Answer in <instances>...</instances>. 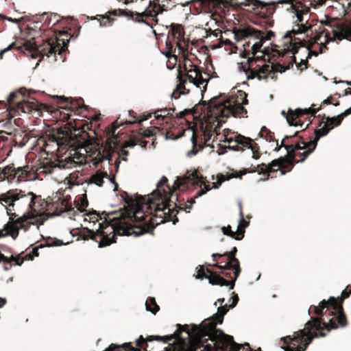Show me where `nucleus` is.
<instances>
[{
  "label": "nucleus",
  "mask_w": 351,
  "mask_h": 351,
  "mask_svg": "<svg viewBox=\"0 0 351 351\" xmlns=\"http://www.w3.org/2000/svg\"><path fill=\"white\" fill-rule=\"evenodd\" d=\"M108 178L111 182L114 184V190H117L118 184L114 181V178H110L106 171L101 170H97L95 173L91 176L90 178V182L94 183L99 186H102L104 184V178Z\"/></svg>",
  "instance_id": "31"
},
{
  "label": "nucleus",
  "mask_w": 351,
  "mask_h": 351,
  "mask_svg": "<svg viewBox=\"0 0 351 351\" xmlns=\"http://www.w3.org/2000/svg\"><path fill=\"white\" fill-rule=\"evenodd\" d=\"M100 234H97L96 231H93L87 228H83L80 231V236L84 240L92 239L98 243V236Z\"/></svg>",
  "instance_id": "38"
},
{
  "label": "nucleus",
  "mask_w": 351,
  "mask_h": 351,
  "mask_svg": "<svg viewBox=\"0 0 351 351\" xmlns=\"http://www.w3.org/2000/svg\"><path fill=\"white\" fill-rule=\"evenodd\" d=\"M228 143V147L234 151L243 150L244 148H248L252 140L249 137H245L241 134H235L234 138L226 137Z\"/></svg>",
  "instance_id": "28"
},
{
  "label": "nucleus",
  "mask_w": 351,
  "mask_h": 351,
  "mask_svg": "<svg viewBox=\"0 0 351 351\" xmlns=\"http://www.w3.org/2000/svg\"><path fill=\"white\" fill-rule=\"evenodd\" d=\"M185 132V130H182L181 132H179L178 134H174V133L171 132H166V136H167V138H171V139H173V140H175V139H178L180 137H182L184 134Z\"/></svg>",
  "instance_id": "58"
},
{
  "label": "nucleus",
  "mask_w": 351,
  "mask_h": 351,
  "mask_svg": "<svg viewBox=\"0 0 351 351\" xmlns=\"http://www.w3.org/2000/svg\"><path fill=\"white\" fill-rule=\"evenodd\" d=\"M89 219V221H92L93 223H95L96 221H98L99 219H101V216H100L99 213L97 212L96 210H92L89 211L86 214Z\"/></svg>",
  "instance_id": "51"
},
{
  "label": "nucleus",
  "mask_w": 351,
  "mask_h": 351,
  "mask_svg": "<svg viewBox=\"0 0 351 351\" xmlns=\"http://www.w3.org/2000/svg\"><path fill=\"white\" fill-rule=\"evenodd\" d=\"M343 29L345 34V39L351 40V27L343 25Z\"/></svg>",
  "instance_id": "60"
},
{
  "label": "nucleus",
  "mask_w": 351,
  "mask_h": 351,
  "mask_svg": "<svg viewBox=\"0 0 351 351\" xmlns=\"http://www.w3.org/2000/svg\"><path fill=\"white\" fill-rule=\"evenodd\" d=\"M11 207L13 208L14 206H10L9 205L6 206L7 213L10 216V221L6 224L5 228L8 234L13 239H16L19 235V230L21 228L27 230L30 226V223L27 222V220L35 218L40 210L35 205V210L31 209V213L24 214L22 217L15 219L17 215L16 213H12Z\"/></svg>",
  "instance_id": "18"
},
{
  "label": "nucleus",
  "mask_w": 351,
  "mask_h": 351,
  "mask_svg": "<svg viewBox=\"0 0 351 351\" xmlns=\"http://www.w3.org/2000/svg\"><path fill=\"white\" fill-rule=\"evenodd\" d=\"M168 179L162 176L157 184V188L154 190L147 200L142 195H137L136 199L130 197L126 192H124L125 202L133 207L132 213L128 215V219L131 221L143 222L135 226H148L149 232L156 226L167 221H172L176 224L178 218L175 215L173 216L169 208V202L171 195V190L166 184ZM134 226L133 224H132Z\"/></svg>",
  "instance_id": "3"
},
{
  "label": "nucleus",
  "mask_w": 351,
  "mask_h": 351,
  "mask_svg": "<svg viewBox=\"0 0 351 351\" xmlns=\"http://www.w3.org/2000/svg\"><path fill=\"white\" fill-rule=\"evenodd\" d=\"M308 58H306L305 59L300 58V62H297L296 57L295 56V55L292 56V62L296 64L297 68L298 69H300V71H303L304 69H306L308 68Z\"/></svg>",
  "instance_id": "47"
},
{
  "label": "nucleus",
  "mask_w": 351,
  "mask_h": 351,
  "mask_svg": "<svg viewBox=\"0 0 351 351\" xmlns=\"http://www.w3.org/2000/svg\"><path fill=\"white\" fill-rule=\"evenodd\" d=\"M310 27L302 25L298 29H293L287 32L282 38V56L291 53L292 55H295L299 53L301 48L303 49L304 53H307L306 58H311V56H317L320 53H324L328 50V47L325 44L324 40H322V34H316L312 41L306 42L304 39L299 38H294L293 36L298 34L306 33L308 32Z\"/></svg>",
  "instance_id": "6"
},
{
  "label": "nucleus",
  "mask_w": 351,
  "mask_h": 351,
  "mask_svg": "<svg viewBox=\"0 0 351 351\" xmlns=\"http://www.w3.org/2000/svg\"><path fill=\"white\" fill-rule=\"evenodd\" d=\"M42 16L45 24H47V25L52 24V26L58 23L60 19L59 15L53 13H44Z\"/></svg>",
  "instance_id": "40"
},
{
  "label": "nucleus",
  "mask_w": 351,
  "mask_h": 351,
  "mask_svg": "<svg viewBox=\"0 0 351 351\" xmlns=\"http://www.w3.org/2000/svg\"><path fill=\"white\" fill-rule=\"evenodd\" d=\"M298 132H295L293 135L285 136L280 146H278L276 141L277 147L275 150L278 151L283 147L287 151V154L274 160L273 166H282L283 169L291 171L295 163L304 161L300 160L303 158V153L312 148V145H310V141H304L301 136H298Z\"/></svg>",
  "instance_id": "7"
},
{
  "label": "nucleus",
  "mask_w": 351,
  "mask_h": 351,
  "mask_svg": "<svg viewBox=\"0 0 351 351\" xmlns=\"http://www.w3.org/2000/svg\"><path fill=\"white\" fill-rule=\"evenodd\" d=\"M160 128L159 127H153L152 128L147 129H140L139 134L141 136H134V138L130 139L128 141H125L124 143V147H132L136 145H141L142 147L145 148L148 142L143 138H149L153 136H156L157 133L160 132Z\"/></svg>",
  "instance_id": "26"
},
{
  "label": "nucleus",
  "mask_w": 351,
  "mask_h": 351,
  "mask_svg": "<svg viewBox=\"0 0 351 351\" xmlns=\"http://www.w3.org/2000/svg\"><path fill=\"white\" fill-rule=\"evenodd\" d=\"M295 11H296V16H297V19H298V21L301 23V24L300 25H298V27L297 29H298L299 27H301L302 25H305V24L302 23L303 21H304V16H303V15H304V13L307 14L308 10L306 9L305 11L296 10ZM306 26H307V25H306Z\"/></svg>",
  "instance_id": "55"
},
{
  "label": "nucleus",
  "mask_w": 351,
  "mask_h": 351,
  "mask_svg": "<svg viewBox=\"0 0 351 351\" xmlns=\"http://www.w3.org/2000/svg\"><path fill=\"white\" fill-rule=\"evenodd\" d=\"M208 266L221 269L220 274L230 280H226L217 273L211 276L210 283L213 285L227 286L230 289H233L235 282L241 272L239 261L236 262L233 259H230L228 256H224L222 258H217V261L213 264H208Z\"/></svg>",
  "instance_id": "11"
},
{
  "label": "nucleus",
  "mask_w": 351,
  "mask_h": 351,
  "mask_svg": "<svg viewBox=\"0 0 351 351\" xmlns=\"http://www.w3.org/2000/svg\"><path fill=\"white\" fill-rule=\"evenodd\" d=\"M253 61H254V59H247V63L245 64H241V65L240 66V70L245 72V73L247 75V79H248L249 74H251L252 72L254 71V70H252V69H254V68L252 67V66H253Z\"/></svg>",
  "instance_id": "44"
},
{
  "label": "nucleus",
  "mask_w": 351,
  "mask_h": 351,
  "mask_svg": "<svg viewBox=\"0 0 351 351\" xmlns=\"http://www.w3.org/2000/svg\"><path fill=\"white\" fill-rule=\"evenodd\" d=\"M62 244H63V242L60 240L52 239L49 238L46 241L45 245L49 246V247H52V246H60V245H62Z\"/></svg>",
  "instance_id": "56"
},
{
  "label": "nucleus",
  "mask_w": 351,
  "mask_h": 351,
  "mask_svg": "<svg viewBox=\"0 0 351 351\" xmlns=\"http://www.w3.org/2000/svg\"><path fill=\"white\" fill-rule=\"evenodd\" d=\"M250 5L254 6L253 9L256 11L257 14L259 15L260 25L265 27H271L274 25V21L271 19V16L276 10V5L274 2L264 3L259 0L250 1Z\"/></svg>",
  "instance_id": "21"
},
{
  "label": "nucleus",
  "mask_w": 351,
  "mask_h": 351,
  "mask_svg": "<svg viewBox=\"0 0 351 351\" xmlns=\"http://www.w3.org/2000/svg\"><path fill=\"white\" fill-rule=\"evenodd\" d=\"M270 65L271 66L272 68V75H271V78L274 80L277 79L276 73H282L285 72L286 70L289 69V66H285L280 63L272 64Z\"/></svg>",
  "instance_id": "42"
},
{
  "label": "nucleus",
  "mask_w": 351,
  "mask_h": 351,
  "mask_svg": "<svg viewBox=\"0 0 351 351\" xmlns=\"http://www.w3.org/2000/svg\"><path fill=\"white\" fill-rule=\"evenodd\" d=\"M176 79L178 84L171 95L172 97L175 99L179 98L182 94L184 95L190 93V88L187 87L188 84H192L200 88L203 93L206 90L208 82V80L202 77L199 66L189 68L187 62L183 64L182 67L179 66Z\"/></svg>",
  "instance_id": "10"
},
{
  "label": "nucleus",
  "mask_w": 351,
  "mask_h": 351,
  "mask_svg": "<svg viewBox=\"0 0 351 351\" xmlns=\"http://www.w3.org/2000/svg\"><path fill=\"white\" fill-rule=\"evenodd\" d=\"M165 4L160 5L159 0L150 1L148 7L143 12L139 13L131 11L132 14H126L125 16L136 23H145L153 27L158 23L157 16L165 10Z\"/></svg>",
  "instance_id": "16"
},
{
  "label": "nucleus",
  "mask_w": 351,
  "mask_h": 351,
  "mask_svg": "<svg viewBox=\"0 0 351 351\" xmlns=\"http://www.w3.org/2000/svg\"><path fill=\"white\" fill-rule=\"evenodd\" d=\"M248 148L251 149V150L252 151V158H253L258 159L260 158L261 153L258 151L259 147L256 143H253V141L251 142Z\"/></svg>",
  "instance_id": "50"
},
{
  "label": "nucleus",
  "mask_w": 351,
  "mask_h": 351,
  "mask_svg": "<svg viewBox=\"0 0 351 351\" xmlns=\"http://www.w3.org/2000/svg\"><path fill=\"white\" fill-rule=\"evenodd\" d=\"M16 178V168L13 166H6L0 171V182L5 179L14 180ZM29 197L28 200V207L29 209L35 210L36 199L38 197L32 192L27 194L22 191H9L5 193L0 194V203L2 205H9L14 206V202L22 198Z\"/></svg>",
  "instance_id": "13"
},
{
  "label": "nucleus",
  "mask_w": 351,
  "mask_h": 351,
  "mask_svg": "<svg viewBox=\"0 0 351 351\" xmlns=\"http://www.w3.org/2000/svg\"><path fill=\"white\" fill-rule=\"evenodd\" d=\"M217 98L211 99L208 102L202 100L199 104L207 106L210 112H214L220 117L228 118L232 116L235 118L247 117V110L239 103L232 101V99H228L223 102L216 104Z\"/></svg>",
  "instance_id": "14"
},
{
  "label": "nucleus",
  "mask_w": 351,
  "mask_h": 351,
  "mask_svg": "<svg viewBox=\"0 0 351 351\" xmlns=\"http://www.w3.org/2000/svg\"><path fill=\"white\" fill-rule=\"evenodd\" d=\"M197 271L196 278L199 279L206 278L210 282V276L217 274V272L213 271L209 268H204L202 265H199Z\"/></svg>",
  "instance_id": "37"
},
{
  "label": "nucleus",
  "mask_w": 351,
  "mask_h": 351,
  "mask_svg": "<svg viewBox=\"0 0 351 351\" xmlns=\"http://www.w3.org/2000/svg\"><path fill=\"white\" fill-rule=\"evenodd\" d=\"M61 99L63 100L64 106L62 108L65 109H69L71 111H76L81 108L80 101L82 100L80 99V100H73L71 98H66L64 97H61Z\"/></svg>",
  "instance_id": "34"
},
{
  "label": "nucleus",
  "mask_w": 351,
  "mask_h": 351,
  "mask_svg": "<svg viewBox=\"0 0 351 351\" xmlns=\"http://www.w3.org/2000/svg\"><path fill=\"white\" fill-rule=\"evenodd\" d=\"M88 136L85 125L80 121L68 120L64 128L57 130L56 133L49 134L45 140V149L47 152H54L59 155L64 154V158L57 162L49 160L47 158L38 160L34 166L35 173H50L54 168L72 169L84 165L86 162V156L80 154L74 148L75 144L83 143Z\"/></svg>",
  "instance_id": "2"
},
{
  "label": "nucleus",
  "mask_w": 351,
  "mask_h": 351,
  "mask_svg": "<svg viewBox=\"0 0 351 351\" xmlns=\"http://www.w3.org/2000/svg\"><path fill=\"white\" fill-rule=\"evenodd\" d=\"M121 125H123V123L121 122H119L118 119H117L114 122H113L111 128L108 130L107 135L110 137L114 138L115 136V131Z\"/></svg>",
  "instance_id": "48"
},
{
  "label": "nucleus",
  "mask_w": 351,
  "mask_h": 351,
  "mask_svg": "<svg viewBox=\"0 0 351 351\" xmlns=\"http://www.w3.org/2000/svg\"><path fill=\"white\" fill-rule=\"evenodd\" d=\"M77 210L83 212L84 208L88 205V202L86 199V195H83L79 197L77 200L75 201Z\"/></svg>",
  "instance_id": "43"
},
{
  "label": "nucleus",
  "mask_w": 351,
  "mask_h": 351,
  "mask_svg": "<svg viewBox=\"0 0 351 351\" xmlns=\"http://www.w3.org/2000/svg\"><path fill=\"white\" fill-rule=\"evenodd\" d=\"M237 253V247H233L232 249L231 250V251H230V252H226L223 254H221V253L213 254H212L213 261H216L217 258H222L224 256H228L230 259H232V260L233 259V261L236 262L237 263V261H239V259L236 257Z\"/></svg>",
  "instance_id": "35"
},
{
  "label": "nucleus",
  "mask_w": 351,
  "mask_h": 351,
  "mask_svg": "<svg viewBox=\"0 0 351 351\" xmlns=\"http://www.w3.org/2000/svg\"><path fill=\"white\" fill-rule=\"evenodd\" d=\"M341 122L342 120L339 115L337 117H329L323 114L322 119L319 123V126L321 127L322 124H324V125L319 129L315 130V138L313 140L310 141V145H312V148L303 153V158L301 160H304L309 154L315 150L317 147V142L322 136H324L328 134V133L335 127L340 125Z\"/></svg>",
  "instance_id": "20"
},
{
  "label": "nucleus",
  "mask_w": 351,
  "mask_h": 351,
  "mask_svg": "<svg viewBox=\"0 0 351 351\" xmlns=\"http://www.w3.org/2000/svg\"><path fill=\"white\" fill-rule=\"evenodd\" d=\"M263 58V55H262L261 56H253L252 58H248V59H254L252 66L254 68V71H257L261 65V64H257V62H261L262 64V62H265V59Z\"/></svg>",
  "instance_id": "53"
},
{
  "label": "nucleus",
  "mask_w": 351,
  "mask_h": 351,
  "mask_svg": "<svg viewBox=\"0 0 351 351\" xmlns=\"http://www.w3.org/2000/svg\"><path fill=\"white\" fill-rule=\"evenodd\" d=\"M166 184L171 193L169 208L172 215L176 217L179 210L191 209L192 204L195 202V198L211 189L206 178L196 171L188 177H178L172 187L168 184V182Z\"/></svg>",
  "instance_id": "5"
},
{
  "label": "nucleus",
  "mask_w": 351,
  "mask_h": 351,
  "mask_svg": "<svg viewBox=\"0 0 351 351\" xmlns=\"http://www.w3.org/2000/svg\"><path fill=\"white\" fill-rule=\"evenodd\" d=\"M26 89L21 88L12 92L8 97V102L16 111L21 110L25 113H29L36 108L34 102H30L25 96Z\"/></svg>",
  "instance_id": "22"
},
{
  "label": "nucleus",
  "mask_w": 351,
  "mask_h": 351,
  "mask_svg": "<svg viewBox=\"0 0 351 351\" xmlns=\"http://www.w3.org/2000/svg\"><path fill=\"white\" fill-rule=\"evenodd\" d=\"M61 204L64 207V211H65V212L73 211V213H75V211L73 210V208L72 207L71 203H70L68 200L63 199L61 202Z\"/></svg>",
  "instance_id": "57"
},
{
  "label": "nucleus",
  "mask_w": 351,
  "mask_h": 351,
  "mask_svg": "<svg viewBox=\"0 0 351 351\" xmlns=\"http://www.w3.org/2000/svg\"><path fill=\"white\" fill-rule=\"evenodd\" d=\"M13 262L14 263V265L21 266L23 263V260L22 258H20L19 255L16 256H11L10 257H7L0 252V263L11 264Z\"/></svg>",
  "instance_id": "36"
},
{
  "label": "nucleus",
  "mask_w": 351,
  "mask_h": 351,
  "mask_svg": "<svg viewBox=\"0 0 351 351\" xmlns=\"http://www.w3.org/2000/svg\"><path fill=\"white\" fill-rule=\"evenodd\" d=\"M148 226H135L132 223L119 219L117 222L112 223L111 221L99 223V228L96 230L98 236V246L104 247L116 243L117 235L134 236L138 237L145 234Z\"/></svg>",
  "instance_id": "8"
},
{
  "label": "nucleus",
  "mask_w": 351,
  "mask_h": 351,
  "mask_svg": "<svg viewBox=\"0 0 351 351\" xmlns=\"http://www.w3.org/2000/svg\"><path fill=\"white\" fill-rule=\"evenodd\" d=\"M182 332V330L178 328L173 334H177L173 339L174 342L169 344L163 351H196L199 347L194 341H193L188 336L183 338L180 336Z\"/></svg>",
  "instance_id": "23"
},
{
  "label": "nucleus",
  "mask_w": 351,
  "mask_h": 351,
  "mask_svg": "<svg viewBox=\"0 0 351 351\" xmlns=\"http://www.w3.org/2000/svg\"><path fill=\"white\" fill-rule=\"evenodd\" d=\"M120 346H118V345H116V344H114V343H112L110 344L108 348H107L104 351H115L116 350H117L118 348H119Z\"/></svg>",
  "instance_id": "64"
},
{
  "label": "nucleus",
  "mask_w": 351,
  "mask_h": 351,
  "mask_svg": "<svg viewBox=\"0 0 351 351\" xmlns=\"http://www.w3.org/2000/svg\"><path fill=\"white\" fill-rule=\"evenodd\" d=\"M166 41L165 55L167 58L173 57L177 60L178 56L175 54L176 49L183 52L187 50L188 42L184 38V31L181 24L171 23Z\"/></svg>",
  "instance_id": "15"
},
{
  "label": "nucleus",
  "mask_w": 351,
  "mask_h": 351,
  "mask_svg": "<svg viewBox=\"0 0 351 351\" xmlns=\"http://www.w3.org/2000/svg\"><path fill=\"white\" fill-rule=\"evenodd\" d=\"M260 136L263 138H265L267 141L269 142L274 141L275 140L274 133L271 132L265 126H263L261 128V130L260 132Z\"/></svg>",
  "instance_id": "45"
},
{
  "label": "nucleus",
  "mask_w": 351,
  "mask_h": 351,
  "mask_svg": "<svg viewBox=\"0 0 351 351\" xmlns=\"http://www.w3.org/2000/svg\"><path fill=\"white\" fill-rule=\"evenodd\" d=\"M349 288L347 286L340 297L331 296L328 300L321 301L318 306H311L308 313L311 311L315 315H323L328 311L332 318L326 322L320 317H311L303 329L295 332L293 336L288 335L281 339L284 344L282 348L285 351H306L313 339L325 337L326 332L332 329L346 326L348 322L343 303L350 295Z\"/></svg>",
  "instance_id": "1"
},
{
  "label": "nucleus",
  "mask_w": 351,
  "mask_h": 351,
  "mask_svg": "<svg viewBox=\"0 0 351 351\" xmlns=\"http://www.w3.org/2000/svg\"><path fill=\"white\" fill-rule=\"evenodd\" d=\"M145 306L146 310L152 312L153 314H156L160 310V307L156 304L155 298L152 297H149L147 299Z\"/></svg>",
  "instance_id": "41"
},
{
  "label": "nucleus",
  "mask_w": 351,
  "mask_h": 351,
  "mask_svg": "<svg viewBox=\"0 0 351 351\" xmlns=\"http://www.w3.org/2000/svg\"><path fill=\"white\" fill-rule=\"evenodd\" d=\"M221 231L224 234L228 235V236L237 240V230L236 232L232 231L231 226L230 225H228V226L222 227Z\"/></svg>",
  "instance_id": "49"
},
{
  "label": "nucleus",
  "mask_w": 351,
  "mask_h": 351,
  "mask_svg": "<svg viewBox=\"0 0 351 351\" xmlns=\"http://www.w3.org/2000/svg\"><path fill=\"white\" fill-rule=\"evenodd\" d=\"M271 75H272L271 66L263 62L257 71H253L251 74H249L248 80H253L254 78H257L259 80H267L269 77H271Z\"/></svg>",
  "instance_id": "29"
},
{
  "label": "nucleus",
  "mask_w": 351,
  "mask_h": 351,
  "mask_svg": "<svg viewBox=\"0 0 351 351\" xmlns=\"http://www.w3.org/2000/svg\"><path fill=\"white\" fill-rule=\"evenodd\" d=\"M202 133L203 137L201 138V141L203 142V144L198 145L199 149L203 148L204 145H209V141L211 139L213 135L216 133V131L215 129H213V126H206L203 130Z\"/></svg>",
  "instance_id": "33"
},
{
  "label": "nucleus",
  "mask_w": 351,
  "mask_h": 351,
  "mask_svg": "<svg viewBox=\"0 0 351 351\" xmlns=\"http://www.w3.org/2000/svg\"><path fill=\"white\" fill-rule=\"evenodd\" d=\"M234 36L237 40H245L249 37L252 38H263V41L270 40L274 36V32L269 30L266 34L263 31L258 30L252 27L238 29L234 31Z\"/></svg>",
  "instance_id": "24"
},
{
  "label": "nucleus",
  "mask_w": 351,
  "mask_h": 351,
  "mask_svg": "<svg viewBox=\"0 0 351 351\" xmlns=\"http://www.w3.org/2000/svg\"><path fill=\"white\" fill-rule=\"evenodd\" d=\"M332 104L335 106L339 105V101L337 99L333 98L332 96L328 97L324 99L320 106L317 108H309L305 109L298 108L295 110H293L289 108L287 113L285 110H282L281 114L285 116L287 119V122L290 125H300L302 126L303 123L299 119L300 117L304 114H311V116L315 117L316 113L321 110L322 106Z\"/></svg>",
  "instance_id": "19"
},
{
  "label": "nucleus",
  "mask_w": 351,
  "mask_h": 351,
  "mask_svg": "<svg viewBox=\"0 0 351 351\" xmlns=\"http://www.w3.org/2000/svg\"><path fill=\"white\" fill-rule=\"evenodd\" d=\"M273 160L269 164L266 165L262 163L253 168L243 169V170L238 172L232 173L229 175L224 176L223 174L217 175V180L213 183V187L215 189L219 188V186L226 180H229L231 178H241L242 176L245 175L247 173H255L257 172L258 174L269 173L275 172L278 169H280L282 175H285L287 172H289L288 169H283L282 166H273Z\"/></svg>",
  "instance_id": "17"
},
{
  "label": "nucleus",
  "mask_w": 351,
  "mask_h": 351,
  "mask_svg": "<svg viewBox=\"0 0 351 351\" xmlns=\"http://www.w3.org/2000/svg\"><path fill=\"white\" fill-rule=\"evenodd\" d=\"M34 174L36 173L34 165H27L24 167L16 168V178H17L18 181L30 178Z\"/></svg>",
  "instance_id": "32"
},
{
  "label": "nucleus",
  "mask_w": 351,
  "mask_h": 351,
  "mask_svg": "<svg viewBox=\"0 0 351 351\" xmlns=\"http://www.w3.org/2000/svg\"><path fill=\"white\" fill-rule=\"evenodd\" d=\"M128 154V152L125 150V149H121V154L119 155V156L117 157V158L116 159V160L114 161V165L116 166V169L117 170L119 168V164H120V160H119V157L121 156H127Z\"/></svg>",
  "instance_id": "61"
},
{
  "label": "nucleus",
  "mask_w": 351,
  "mask_h": 351,
  "mask_svg": "<svg viewBox=\"0 0 351 351\" xmlns=\"http://www.w3.org/2000/svg\"><path fill=\"white\" fill-rule=\"evenodd\" d=\"M229 308L227 304L219 307L217 313L205 319L199 325L178 324V328L186 332L188 337L199 348L202 347L201 351H256L252 350L247 343H236L232 336L216 328L218 324H222ZM258 351H261L260 348Z\"/></svg>",
  "instance_id": "4"
},
{
  "label": "nucleus",
  "mask_w": 351,
  "mask_h": 351,
  "mask_svg": "<svg viewBox=\"0 0 351 351\" xmlns=\"http://www.w3.org/2000/svg\"><path fill=\"white\" fill-rule=\"evenodd\" d=\"M250 224V221L244 219V216L240 217L239 225L237 227V240H241L244 237L245 228Z\"/></svg>",
  "instance_id": "39"
},
{
  "label": "nucleus",
  "mask_w": 351,
  "mask_h": 351,
  "mask_svg": "<svg viewBox=\"0 0 351 351\" xmlns=\"http://www.w3.org/2000/svg\"><path fill=\"white\" fill-rule=\"evenodd\" d=\"M69 34L65 31H60L58 36L50 37L43 40L41 45H37L34 40L25 42L24 47L27 51L32 52L34 58L40 56L49 57L52 54L62 55L67 49L69 41Z\"/></svg>",
  "instance_id": "9"
},
{
  "label": "nucleus",
  "mask_w": 351,
  "mask_h": 351,
  "mask_svg": "<svg viewBox=\"0 0 351 351\" xmlns=\"http://www.w3.org/2000/svg\"><path fill=\"white\" fill-rule=\"evenodd\" d=\"M178 53L179 54H181L183 59H184V64H186V62H187V66L189 68H193V67H197V65H195L189 58H188V49L184 51V53L183 52H180L178 51Z\"/></svg>",
  "instance_id": "54"
},
{
  "label": "nucleus",
  "mask_w": 351,
  "mask_h": 351,
  "mask_svg": "<svg viewBox=\"0 0 351 351\" xmlns=\"http://www.w3.org/2000/svg\"><path fill=\"white\" fill-rule=\"evenodd\" d=\"M332 36H331L330 33L326 29H324L322 32L319 33L322 34V38H324L325 44L328 45L330 42L342 40L343 39H345V34L343 33V25L339 26V29H332Z\"/></svg>",
  "instance_id": "30"
},
{
  "label": "nucleus",
  "mask_w": 351,
  "mask_h": 351,
  "mask_svg": "<svg viewBox=\"0 0 351 351\" xmlns=\"http://www.w3.org/2000/svg\"><path fill=\"white\" fill-rule=\"evenodd\" d=\"M176 110V108H165L158 109L154 112L155 119L158 121H163L166 123H169V121L171 123H176L178 121H180L178 124H182L184 121L188 123L187 130L192 131L193 134L191 137V141L193 144V152L195 154L198 149H197V136L196 134V131L193 129L191 123L185 119L186 115H193V117L196 116L199 114L198 108L197 106H194L191 109H185L179 113H177L176 116H173V112Z\"/></svg>",
  "instance_id": "12"
},
{
  "label": "nucleus",
  "mask_w": 351,
  "mask_h": 351,
  "mask_svg": "<svg viewBox=\"0 0 351 351\" xmlns=\"http://www.w3.org/2000/svg\"><path fill=\"white\" fill-rule=\"evenodd\" d=\"M29 140V136L27 134H25L23 136L20 135L19 136L15 135L14 142L16 145H18L19 147H22L26 145Z\"/></svg>",
  "instance_id": "46"
},
{
  "label": "nucleus",
  "mask_w": 351,
  "mask_h": 351,
  "mask_svg": "<svg viewBox=\"0 0 351 351\" xmlns=\"http://www.w3.org/2000/svg\"><path fill=\"white\" fill-rule=\"evenodd\" d=\"M349 114H351V107L349 108L348 109L346 110L343 112H342L341 114H339V116L340 117V118L341 119V120L343 121V119L347 117L348 115Z\"/></svg>",
  "instance_id": "63"
},
{
  "label": "nucleus",
  "mask_w": 351,
  "mask_h": 351,
  "mask_svg": "<svg viewBox=\"0 0 351 351\" xmlns=\"http://www.w3.org/2000/svg\"><path fill=\"white\" fill-rule=\"evenodd\" d=\"M151 114H148L147 115H143V116H141L139 117V119H135L134 121H126L125 122V124H133V123H141V122H143V121L145 120H147L149 119V117H151Z\"/></svg>",
  "instance_id": "59"
},
{
  "label": "nucleus",
  "mask_w": 351,
  "mask_h": 351,
  "mask_svg": "<svg viewBox=\"0 0 351 351\" xmlns=\"http://www.w3.org/2000/svg\"><path fill=\"white\" fill-rule=\"evenodd\" d=\"M114 153V146L112 142L108 139L102 149H99L97 155L93 158V161L95 165L101 162L104 160H112V155Z\"/></svg>",
  "instance_id": "27"
},
{
  "label": "nucleus",
  "mask_w": 351,
  "mask_h": 351,
  "mask_svg": "<svg viewBox=\"0 0 351 351\" xmlns=\"http://www.w3.org/2000/svg\"><path fill=\"white\" fill-rule=\"evenodd\" d=\"M130 10L114 9L108 11L104 14H97L95 16L90 17L91 20H97L101 27L110 26L113 24L115 19L113 16H125L126 14H132Z\"/></svg>",
  "instance_id": "25"
},
{
  "label": "nucleus",
  "mask_w": 351,
  "mask_h": 351,
  "mask_svg": "<svg viewBox=\"0 0 351 351\" xmlns=\"http://www.w3.org/2000/svg\"><path fill=\"white\" fill-rule=\"evenodd\" d=\"M16 47V44L15 43H11L7 48L1 50L0 51V59H1L3 58V53H5L6 51L10 50V49H12Z\"/></svg>",
  "instance_id": "62"
},
{
  "label": "nucleus",
  "mask_w": 351,
  "mask_h": 351,
  "mask_svg": "<svg viewBox=\"0 0 351 351\" xmlns=\"http://www.w3.org/2000/svg\"><path fill=\"white\" fill-rule=\"evenodd\" d=\"M254 40H258L255 43H254L252 46V53L253 56H255L257 52H258L263 46V43H264L263 38H254Z\"/></svg>",
  "instance_id": "52"
}]
</instances>
